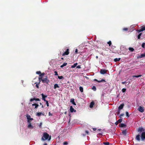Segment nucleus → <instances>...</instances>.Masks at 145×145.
<instances>
[{"label":"nucleus","instance_id":"2f4dec72","mask_svg":"<svg viewBox=\"0 0 145 145\" xmlns=\"http://www.w3.org/2000/svg\"><path fill=\"white\" fill-rule=\"evenodd\" d=\"M39 84L40 83H39V82L38 83L37 82H35V84H36V87L38 88H39Z\"/></svg>","mask_w":145,"mask_h":145},{"label":"nucleus","instance_id":"c03bdc74","mask_svg":"<svg viewBox=\"0 0 145 145\" xmlns=\"http://www.w3.org/2000/svg\"><path fill=\"white\" fill-rule=\"evenodd\" d=\"M123 30L124 31H127L128 30V28H123Z\"/></svg>","mask_w":145,"mask_h":145},{"label":"nucleus","instance_id":"680f3d73","mask_svg":"<svg viewBox=\"0 0 145 145\" xmlns=\"http://www.w3.org/2000/svg\"><path fill=\"white\" fill-rule=\"evenodd\" d=\"M93 129L94 131H95L96 130V128H93Z\"/></svg>","mask_w":145,"mask_h":145},{"label":"nucleus","instance_id":"20e7f679","mask_svg":"<svg viewBox=\"0 0 145 145\" xmlns=\"http://www.w3.org/2000/svg\"><path fill=\"white\" fill-rule=\"evenodd\" d=\"M66 50V51L63 54H62V56H65V55H67L69 53V48H67L66 50Z\"/></svg>","mask_w":145,"mask_h":145},{"label":"nucleus","instance_id":"423d86ee","mask_svg":"<svg viewBox=\"0 0 145 145\" xmlns=\"http://www.w3.org/2000/svg\"><path fill=\"white\" fill-rule=\"evenodd\" d=\"M140 135L141 140H144L145 139V132H142Z\"/></svg>","mask_w":145,"mask_h":145},{"label":"nucleus","instance_id":"5701e85b","mask_svg":"<svg viewBox=\"0 0 145 145\" xmlns=\"http://www.w3.org/2000/svg\"><path fill=\"white\" fill-rule=\"evenodd\" d=\"M140 28L143 31L145 30V26L143 25L140 27Z\"/></svg>","mask_w":145,"mask_h":145},{"label":"nucleus","instance_id":"bf43d9fd","mask_svg":"<svg viewBox=\"0 0 145 145\" xmlns=\"http://www.w3.org/2000/svg\"><path fill=\"white\" fill-rule=\"evenodd\" d=\"M31 121H29V122H28V124H31Z\"/></svg>","mask_w":145,"mask_h":145},{"label":"nucleus","instance_id":"7ed1b4c3","mask_svg":"<svg viewBox=\"0 0 145 145\" xmlns=\"http://www.w3.org/2000/svg\"><path fill=\"white\" fill-rule=\"evenodd\" d=\"M138 134H141L142 132H144V129L142 127H139L138 130Z\"/></svg>","mask_w":145,"mask_h":145},{"label":"nucleus","instance_id":"052dcab7","mask_svg":"<svg viewBox=\"0 0 145 145\" xmlns=\"http://www.w3.org/2000/svg\"><path fill=\"white\" fill-rule=\"evenodd\" d=\"M41 125H42V123H40V124L39 126V127H40V128L41 127Z\"/></svg>","mask_w":145,"mask_h":145},{"label":"nucleus","instance_id":"49530a36","mask_svg":"<svg viewBox=\"0 0 145 145\" xmlns=\"http://www.w3.org/2000/svg\"><path fill=\"white\" fill-rule=\"evenodd\" d=\"M120 110L119 109H118V111L117 112V113L118 115V114H120Z\"/></svg>","mask_w":145,"mask_h":145},{"label":"nucleus","instance_id":"864d4df0","mask_svg":"<svg viewBox=\"0 0 145 145\" xmlns=\"http://www.w3.org/2000/svg\"><path fill=\"white\" fill-rule=\"evenodd\" d=\"M141 55L142 58L145 57V54H142Z\"/></svg>","mask_w":145,"mask_h":145},{"label":"nucleus","instance_id":"09e8293b","mask_svg":"<svg viewBox=\"0 0 145 145\" xmlns=\"http://www.w3.org/2000/svg\"><path fill=\"white\" fill-rule=\"evenodd\" d=\"M142 58V57L141 55H140V56H138L137 57V59H139V58Z\"/></svg>","mask_w":145,"mask_h":145},{"label":"nucleus","instance_id":"aec40b11","mask_svg":"<svg viewBox=\"0 0 145 145\" xmlns=\"http://www.w3.org/2000/svg\"><path fill=\"white\" fill-rule=\"evenodd\" d=\"M127 131L126 130H123L122 133V134L124 136H126V135Z\"/></svg>","mask_w":145,"mask_h":145},{"label":"nucleus","instance_id":"f8f14e48","mask_svg":"<svg viewBox=\"0 0 145 145\" xmlns=\"http://www.w3.org/2000/svg\"><path fill=\"white\" fill-rule=\"evenodd\" d=\"M122 120L121 119H120L119 120H118L115 123L116 125H117L119 123H121L122 122Z\"/></svg>","mask_w":145,"mask_h":145},{"label":"nucleus","instance_id":"a18cd8bd","mask_svg":"<svg viewBox=\"0 0 145 145\" xmlns=\"http://www.w3.org/2000/svg\"><path fill=\"white\" fill-rule=\"evenodd\" d=\"M45 74V73H41V74L39 76H43Z\"/></svg>","mask_w":145,"mask_h":145},{"label":"nucleus","instance_id":"6e6552de","mask_svg":"<svg viewBox=\"0 0 145 145\" xmlns=\"http://www.w3.org/2000/svg\"><path fill=\"white\" fill-rule=\"evenodd\" d=\"M26 116L27 119V122H29V121H31L33 120V118H31V116L30 115H27Z\"/></svg>","mask_w":145,"mask_h":145},{"label":"nucleus","instance_id":"7c9ffc66","mask_svg":"<svg viewBox=\"0 0 145 145\" xmlns=\"http://www.w3.org/2000/svg\"><path fill=\"white\" fill-rule=\"evenodd\" d=\"M142 33H140L138 35L137 37H138V39H140V36H141V35H142Z\"/></svg>","mask_w":145,"mask_h":145},{"label":"nucleus","instance_id":"603ef678","mask_svg":"<svg viewBox=\"0 0 145 145\" xmlns=\"http://www.w3.org/2000/svg\"><path fill=\"white\" fill-rule=\"evenodd\" d=\"M76 68L78 69H80L81 68L80 67V65H78L76 66Z\"/></svg>","mask_w":145,"mask_h":145},{"label":"nucleus","instance_id":"58836bf2","mask_svg":"<svg viewBox=\"0 0 145 145\" xmlns=\"http://www.w3.org/2000/svg\"><path fill=\"white\" fill-rule=\"evenodd\" d=\"M36 73L37 74H39L40 75L41 74V72L40 71H38L36 72Z\"/></svg>","mask_w":145,"mask_h":145},{"label":"nucleus","instance_id":"4d7b16f0","mask_svg":"<svg viewBox=\"0 0 145 145\" xmlns=\"http://www.w3.org/2000/svg\"><path fill=\"white\" fill-rule=\"evenodd\" d=\"M77 52H78V50H77V49H76L75 50V53L76 54H77Z\"/></svg>","mask_w":145,"mask_h":145},{"label":"nucleus","instance_id":"e2e57ef3","mask_svg":"<svg viewBox=\"0 0 145 145\" xmlns=\"http://www.w3.org/2000/svg\"><path fill=\"white\" fill-rule=\"evenodd\" d=\"M64 67V66H63V65H61V66H60V67L61 68H63V67Z\"/></svg>","mask_w":145,"mask_h":145},{"label":"nucleus","instance_id":"9b49d317","mask_svg":"<svg viewBox=\"0 0 145 145\" xmlns=\"http://www.w3.org/2000/svg\"><path fill=\"white\" fill-rule=\"evenodd\" d=\"M93 80L94 81H95L97 82H106V81L104 79H102L101 80H97L95 79H94Z\"/></svg>","mask_w":145,"mask_h":145},{"label":"nucleus","instance_id":"c9c22d12","mask_svg":"<svg viewBox=\"0 0 145 145\" xmlns=\"http://www.w3.org/2000/svg\"><path fill=\"white\" fill-rule=\"evenodd\" d=\"M137 31L138 33H139L140 32L142 31L141 28H140V29H139L137 30Z\"/></svg>","mask_w":145,"mask_h":145},{"label":"nucleus","instance_id":"f3484780","mask_svg":"<svg viewBox=\"0 0 145 145\" xmlns=\"http://www.w3.org/2000/svg\"><path fill=\"white\" fill-rule=\"evenodd\" d=\"M94 105V103L93 101L91 102L90 103L89 107L90 108H92Z\"/></svg>","mask_w":145,"mask_h":145},{"label":"nucleus","instance_id":"774afa93","mask_svg":"<svg viewBox=\"0 0 145 145\" xmlns=\"http://www.w3.org/2000/svg\"><path fill=\"white\" fill-rule=\"evenodd\" d=\"M43 145H47V144L46 143H45Z\"/></svg>","mask_w":145,"mask_h":145},{"label":"nucleus","instance_id":"69168bd1","mask_svg":"<svg viewBox=\"0 0 145 145\" xmlns=\"http://www.w3.org/2000/svg\"><path fill=\"white\" fill-rule=\"evenodd\" d=\"M49 115L50 116V115H51V116H52V114H51L50 112H49Z\"/></svg>","mask_w":145,"mask_h":145},{"label":"nucleus","instance_id":"f03ea898","mask_svg":"<svg viewBox=\"0 0 145 145\" xmlns=\"http://www.w3.org/2000/svg\"><path fill=\"white\" fill-rule=\"evenodd\" d=\"M49 82V80L48 79L47 77L46 76L45 78H44L42 80V82L43 83H46L47 84H48V82Z\"/></svg>","mask_w":145,"mask_h":145},{"label":"nucleus","instance_id":"39448f33","mask_svg":"<svg viewBox=\"0 0 145 145\" xmlns=\"http://www.w3.org/2000/svg\"><path fill=\"white\" fill-rule=\"evenodd\" d=\"M138 110L141 112H143L144 111V109L143 107L140 106L138 108Z\"/></svg>","mask_w":145,"mask_h":145},{"label":"nucleus","instance_id":"1a4fd4ad","mask_svg":"<svg viewBox=\"0 0 145 145\" xmlns=\"http://www.w3.org/2000/svg\"><path fill=\"white\" fill-rule=\"evenodd\" d=\"M140 134H138L135 137V139L138 141H140Z\"/></svg>","mask_w":145,"mask_h":145},{"label":"nucleus","instance_id":"393cba45","mask_svg":"<svg viewBox=\"0 0 145 145\" xmlns=\"http://www.w3.org/2000/svg\"><path fill=\"white\" fill-rule=\"evenodd\" d=\"M54 88L56 89L57 88H59V86L58 84H56L54 85Z\"/></svg>","mask_w":145,"mask_h":145},{"label":"nucleus","instance_id":"bb28decb","mask_svg":"<svg viewBox=\"0 0 145 145\" xmlns=\"http://www.w3.org/2000/svg\"><path fill=\"white\" fill-rule=\"evenodd\" d=\"M39 77H39V83H40L41 81V80L42 81V80H43L42 76H39Z\"/></svg>","mask_w":145,"mask_h":145},{"label":"nucleus","instance_id":"13d9d810","mask_svg":"<svg viewBox=\"0 0 145 145\" xmlns=\"http://www.w3.org/2000/svg\"><path fill=\"white\" fill-rule=\"evenodd\" d=\"M40 105H42V106H41V107H42V108H44V106H43V105L41 103H40Z\"/></svg>","mask_w":145,"mask_h":145},{"label":"nucleus","instance_id":"3c124183","mask_svg":"<svg viewBox=\"0 0 145 145\" xmlns=\"http://www.w3.org/2000/svg\"><path fill=\"white\" fill-rule=\"evenodd\" d=\"M54 73H55V75H56V76H57V75H58V74H57V71H55L54 72Z\"/></svg>","mask_w":145,"mask_h":145},{"label":"nucleus","instance_id":"ea45409f","mask_svg":"<svg viewBox=\"0 0 145 145\" xmlns=\"http://www.w3.org/2000/svg\"><path fill=\"white\" fill-rule=\"evenodd\" d=\"M58 78L59 79H62L63 78V77L62 76H58Z\"/></svg>","mask_w":145,"mask_h":145},{"label":"nucleus","instance_id":"c756f323","mask_svg":"<svg viewBox=\"0 0 145 145\" xmlns=\"http://www.w3.org/2000/svg\"><path fill=\"white\" fill-rule=\"evenodd\" d=\"M129 50L131 52H133L134 50V49L131 47H129Z\"/></svg>","mask_w":145,"mask_h":145},{"label":"nucleus","instance_id":"473e14b6","mask_svg":"<svg viewBox=\"0 0 145 145\" xmlns=\"http://www.w3.org/2000/svg\"><path fill=\"white\" fill-rule=\"evenodd\" d=\"M126 114V116L127 117V118H128L129 117V113L127 112H125Z\"/></svg>","mask_w":145,"mask_h":145},{"label":"nucleus","instance_id":"6e6d98bb","mask_svg":"<svg viewBox=\"0 0 145 145\" xmlns=\"http://www.w3.org/2000/svg\"><path fill=\"white\" fill-rule=\"evenodd\" d=\"M126 81H125V82H121V83L123 84H125L126 83Z\"/></svg>","mask_w":145,"mask_h":145},{"label":"nucleus","instance_id":"ddd939ff","mask_svg":"<svg viewBox=\"0 0 145 145\" xmlns=\"http://www.w3.org/2000/svg\"><path fill=\"white\" fill-rule=\"evenodd\" d=\"M34 100L35 101H40V99L39 98H37V99H36L35 98H32V99H30V101L32 102Z\"/></svg>","mask_w":145,"mask_h":145},{"label":"nucleus","instance_id":"c85d7f7f","mask_svg":"<svg viewBox=\"0 0 145 145\" xmlns=\"http://www.w3.org/2000/svg\"><path fill=\"white\" fill-rule=\"evenodd\" d=\"M80 91L81 92H82L83 91V88L81 86H80L79 88Z\"/></svg>","mask_w":145,"mask_h":145},{"label":"nucleus","instance_id":"0e129e2a","mask_svg":"<svg viewBox=\"0 0 145 145\" xmlns=\"http://www.w3.org/2000/svg\"><path fill=\"white\" fill-rule=\"evenodd\" d=\"M64 67V66H63V65H61V66H60V67L61 68H63V67Z\"/></svg>","mask_w":145,"mask_h":145},{"label":"nucleus","instance_id":"a878e982","mask_svg":"<svg viewBox=\"0 0 145 145\" xmlns=\"http://www.w3.org/2000/svg\"><path fill=\"white\" fill-rule=\"evenodd\" d=\"M42 114L41 112H38L36 116H40ZM42 114L43 115H44V114Z\"/></svg>","mask_w":145,"mask_h":145},{"label":"nucleus","instance_id":"dca6fc26","mask_svg":"<svg viewBox=\"0 0 145 145\" xmlns=\"http://www.w3.org/2000/svg\"><path fill=\"white\" fill-rule=\"evenodd\" d=\"M124 106V104H121L120 105V106L118 107V109H120V110L122 109L123 108V107Z\"/></svg>","mask_w":145,"mask_h":145},{"label":"nucleus","instance_id":"6ab92c4d","mask_svg":"<svg viewBox=\"0 0 145 145\" xmlns=\"http://www.w3.org/2000/svg\"><path fill=\"white\" fill-rule=\"evenodd\" d=\"M119 126L120 127H123L126 126V125L125 124H124L122 123L120 124L119 125Z\"/></svg>","mask_w":145,"mask_h":145},{"label":"nucleus","instance_id":"f257e3e1","mask_svg":"<svg viewBox=\"0 0 145 145\" xmlns=\"http://www.w3.org/2000/svg\"><path fill=\"white\" fill-rule=\"evenodd\" d=\"M42 140H50L51 139V136L49 137V135L47 133L45 132L44 133L43 136L42 138Z\"/></svg>","mask_w":145,"mask_h":145},{"label":"nucleus","instance_id":"4be33fe9","mask_svg":"<svg viewBox=\"0 0 145 145\" xmlns=\"http://www.w3.org/2000/svg\"><path fill=\"white\" fill-rule=\"evenodd\" d=\"M78 63H76L74 64L73 65H72L71 66V68H74L76 67V66Z\"/></svg>","mask_w":145,"mask_h":145},{"label":"nucleus","instance_id":"cd10ccee","mask_svg":"<svg viewBox=\"0 0 145 145\" xmlns=\"http://www.w3.org/2000/svg\"><path fill=\"white\" fill-rule=\"evenodd\" d=\"M142 76V75L140 74V75H137V76H136V75L133 76V77L138 78L139 77H140Z\"/></svg>","mask_w":145,"mask_h":145},{"label":"nucleus","instance_id":"37998d69","mask_svg":"<svg viewBox=\"0 0 145 145\" xmlns=\"http://www.w3.org/2000/svg\"><path fill=\"white\" fill-rule=\"evenodd\" d=\"M68 144V143L67 141L64 142L63 143V144L64 145H67Z\"/></svg>","mask_w":145,"mask_h":145},{"label":"nucleus","instance_id":"0eeeda50","mask_svg":"<svg viewBox=\"0 0 145 145\" xmlns=\"http://www.w3.org/2000/svg\"><path fill=\"white\" fill-rule=\"evenodd\" d=\"M107 70L105 69H101L100 71V73L103 74H106L107 73Z\"/></svg>","mask_w":145,"mask_h":145},{"label":"nucleus","instance_id":"72a5a7b5","mask_svg":"<svg viewBox=\"0 0 145 145\" xmlns=\"http://www.w3.org/2000/svg\"><path fill=\"white\" fill-rule=\"evenodd\" d=\"M107 44H109V46H110L112 44V42L111 41H109V42H108Z\"/></svg>","mask_w":145,"mask_h":145},{"label":"nucleus","instance_id":"2eb2a0df","mask_svg":"<svg viewBox=\"0 0 145 145\" xmlns=\"http://www.w3.org/2000/svg\"><path fill=\"white\" fill-rule=\"evenodd\" d=\"M71 102L72 103L73 105H76V104L74 102V99L73 98L71 99L70 100Z\"/></svg>","mask_w":145,"mask_h":145},{"label":"nucleus","instance_id":"b1692460","mask_svg":"<svg viewBox=\"0 0 145 145\" xmlns=\"http://www.w3.org/2000/svg\"><path fill=\"white\" fill-rule=\"evenodd\" d=\"M120 59L121 58H116L114 59V60L115 62H116L119 61Z\"/></svg>","mask_w":145,"mask_h":145},{"label":"nucleus","instance_id":"338daca9","mask_svg":"<svg viewBox=\"0 0 145 145\" xmlns=\"http://www.w3.org/2000/svg\"><path fill=\"white\" fill-rule=\"evenodd\" d=\"M82 135L84 136H85L86 135V134H82Z\"/></svg>","mask_w":145,"mask_h":145},{"label":"nucleus","instance_id":"412c9836","mask_svg":"<svg viewBox=\"0 0 145 145\" xmlns=\"http://www.w3.org/2000/svg\"><path fill=\"white\" fill-rule=\"evenodd\" d=\"M27 127L29 128H33V126L31 124H28Z\"/></svg>","mask_w":145,"mask_h":145},{"label":"nucleus","instance_id":"5fc2aeb1","mask_svg":"<svg viewBox=\"0 0 145 145\" xmlns=\"http://www.w3.org/2000/svg\"><path fill=\"white\" fill-rule=\"evenodd\" d=\"M85 133L87 135H88V133H89V132H88V131L86 130V131H85Z\"/></svg>","mask_w":145,"mask_h":145},{"label":"nucleus","instance_id":"9d476101","mask_svg":"<svg viewBox=\"0 0 145 145\" xmlns=\"http://www.w3.org/2000/svg\"><path fill=\"white\" fill-rule=\"evenodd\" d=\"M70 110L71 112H76V110L74 109L72 106H70Z\"/></svg>","mask_w":145,"mask_h":145},{"label":"nucleus","instance_id":"79ce46f5","mask_svg":"<svg viewBox=\"0 0 145 145\" xmlns=\"http://www.w3.org/2000/svg\"><path fill=\"white\" fill-rule=\"evenodd\" d=\"M126 89L125 88H123L122 90V92L123 93H124L125 92Z\"/></svg>","mask_w":145,"mask_h":145},{"label":"nucleus","instance_id":"4c0bfd02","mask_svg":"<svg viewBox=\"0 0 145 145\" xmlns=\"http://www.w3.org/2000/svg\"><path fill=\"white\" fill-rule=\"evenodd\" d=\"M92 89L94 91H95L96 90V88L95 86H93L92 88Z\"/></svg>","mask_w":145,"mask_h":145},{"label":"nucleus","instance_id":"a211bd4d","mask_svg":"<svg viewBox=\"0 0 145 145\" xmlns=\"http://www.w3.org/2000/svg\"><path fill=\"white\" fill-rule=\"evenodd\" d=\"M32 106H35V108L37 109V108L38 107L39 105L36 103H34V104H32Z\"/></svg>","mask_w":145,"mask_h":145},{"label":"nucleus","instance_id":"8fccbe9b","mask_svg":"<svg viewBox=\"0 0 145 145\" xmlns=\"http://www.w3.org/2000/svg\"><path fill=\"white\" fill-rule=\"evenodd\" d=\"M67 65V63H64L63 65L64 66H66Z\"/></svg>","mask_w":145,"mask_h":145},{"label":"nucleus","instance_id":"a19ab883","mask_svg":"<svg viewBox=\"0 0 145 145\" xmlns=\"http://www.w3.org/2000/svg\"><path fill=\"white\" fill-rule=\"evenodd\" d=\"M44 101L46 102V104L47 105V106H48L49 105V103H48V101L46 100V101Z\"/></svg>","mask_w":145,"mask_h":145},{"label":"nucleus","instance_id":"de8ad7c7","mask_svg":"<svg viewBox=\"0 0 145 145\" xmlns=\"http://www.w3.org/2000/svg\"><path fill=\"white\" fill-rule=\"evenodd\" d=\"M124 115V114H120V118H121L122 116H123V115Z\"/></svg>","mask_w":145,"mask_h":145},{"label":"nucleus","instance_id":"f704fd0d","mask_svg":"<svg viewBox=\"0 0 145 145\" xmlns=\"http://www.w3.org/2000/svg\"><path fill=\"white\" fill-rule=\"evenodd\" d=\"M103 144L106 145H109V143L108 142H104Z\"/></svg>","mask_w":145,"mask_h":145},{"label":"nucleus","instance_id":"4468645a","mask_svg":"<svg viewBox=\"0 0 145 145\" xmlns=\"http://www.w3.org/2000/svg\"><path fill=\"white\" fill-rule=\"evenodd\" d=\"M41 95L42 97V99L44 101H46V100L45 98L47 97V96L44 95L43 93L41 94Z\"/></svg>","mask_w":145,"mask_h":145},{"label":"nucleus","instance_id":"e433bc0d","mask_svg":"<svg viewBox=\"0 0 145 145\" xmlns=\"http://www.w3.org/2000/svg\"><path fill=\"white\" fill-rule=\"evenodd\" d=\"M145 43H143L142 44V47L144 48H145Z\"/></svg>","mask_w":145,"mask_h":145}]
</instances>
